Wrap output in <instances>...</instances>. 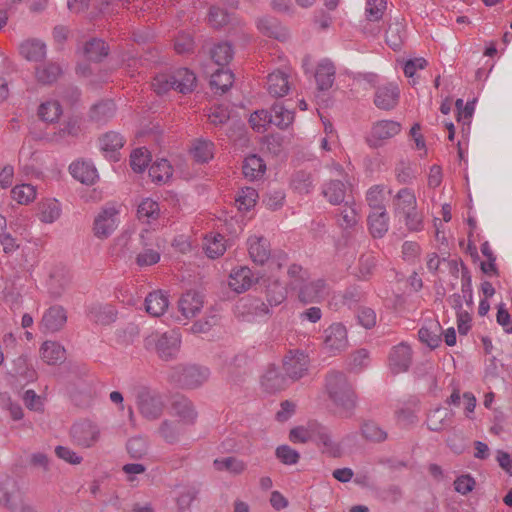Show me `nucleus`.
Masks as SVG:
<instances>
[{"label": "nucleus", "instance_id": "f257e3e1", "mask_svg": "<svg viewBox=\"0 0 512 512\" xmlns=\"http://www.w3.org/2000/svg\"><path fill=\"white\" fill-rule=\"evenodd\" d=\"M325 387L335 406V413L342 418H351L357 405V396L346 375L339 371L329 372Z\"/></svg>", "mask_w": 512, "mask_h": 512}, {"label": "nucleus", "instance_id": "f03ea898", "mask_svg": "<svg viewBox=\"0 0 512 512\" xmlns=\"http://www.w3.org/2000/svg\"><path fill=\"white\" fill-rule=\"evenodd\" d=\"M181 344L180 334L171 330L169 332H152L144 339V346L147 350H154L160 359L172 360L179 352Z\"/></svg>", "mask_w": 512, "mask_h": 512}, {"label": "nucleus", "instance_id": "7ed1b4c3", "mask_svg": "<svg viewBox=\"0 0 512 512\" xmlns=\"http://www.w3.org/2000/svg\"><path fill=\"white\" fill-rule=\"evenodd\" d=\"M209 376L208 368L196 365H177L172 367L168 374L170 381L188 389L201 386L208 380Z\"/></svg>", "mask_w": 512, "mask_h": 512}, {"label": "nucleus", "instance_id": "20e7f679", "mask_svg": "<svg viewBox=\"0 0 512 512\" xmlns=\"http://www.w3.org/2000/svg\"><path fill=\"white\" fill-rule=\"evenodd\" d=\"M267 303L255 298H242L237 309L242 315L264 316L269 313V307L277 306L286 299V290H266Z\"/></svg>", "mask_w": 512, "mask_h": 512}, {"label": "nucleus", "instance_id": "39448f33", "mask_svg": "<svg viewBox=\"0 0 512 512\" xmlns=\"http://www.w3.org/2000/svg\"><path fill=\"white\" fill-rule=\"evenodd\" d=\"M136 404L139 413L150 421L160 418L164 410V403L161 396L147 387H139L137 389Z\"/></svg>", "mask_w": 512, "mask_h": 512}, {"label": "nucleus", "instance_id": "423d86ee", "mask_svg": "<svg viewBox=\"0 0 512 512\" xmlns=\"http://www.w3.org/2000/svg\"><path fill=\"white\" fill-rule=\"evenodd\" d=\"M401 131V124L393 120H381L376 122L367 137L366 142L371 148H378L384 141L394 137Z\"/></svg>", "mask_w": 512, "mask_h": 512}, {"label": "nucleus", "instance_id": "0eeeda50", "mask_svg": "<svg viewBox=\"0 0 512 512\" xmlns=\"http://www.w3.org/2000/svg\"><path fill=\"white\" fill-rule=\"evenodd\" d=\"M71 435L77 445L89 448L99 440L100 429L95 423L81 421L73 425Z\"/></svg>", "mask_w": 512, "mask_h": 512}, {"label": "nucleus", "instance_id": "6e6552de", "mask_svg": "<svg viewBox=\"0 0 512 512\" xmlns=\"http://www.w3.org/2000/svg\"><path fill=\"white\" fill-rule=\"evenodd\" d=\"M324 348L331 354H337L348 346L347 330L341 323H333L324 331Z\"/></svg>", "mask_w": 512, "mask_h": 512}, {"label": "nucleus", "instance_id": "1a4fd4ad", "mask_svg": "<svg viewBox=\"0 0 512 512\" xmlns=\"http://www.w3.org/2000/svg\"><path fill=\"white\" fill-rule=\"evenodd\" d=\"M311 441L322 446V452L332 457L341 455V448L338 443L333 441L330 430L319 424L311 423Z\"/></svg>", "mask_w": 512, "mask_h": 512}, {"label": "nucleus", "instance_id": "9d476101", "mask_svg": "<svg viewBox=\"0 0 512 512\" xmlns=\"http://www.w3.org/2000/svg\"><path fill=\"white\" fill-rule=\"evenodd\" d=\"M117 215L113 207L103 209L94 220V235L99 239L108 238L117 228Z\"/></svg>", "mask_w": 512, "mask_h": 512}, {"label": "nucleus", "instance_id": "9b49d317", "mask_svg": "<svg viewBox=\"0 0 512 512\" xmlns=\"http://www.w3.org/2000/svg\"><path fill=\"white\" fill-rule=\"evenodd\" d=\"M284 370L293 380L302 378L308 371L309 358L304 352L290 351L284 358Z\"/></svg>", "mask_w": 512, "mask_h": 512}, {"label": "nucleus", "instance_id": "f8f14e48", "mask_svg": "<svg viewBox=\"0 0 512 512\" xmlns=\"http://www.w3.org/2000/svg\"><path fill=\"white\" fill-rule=\"evenodd\" d=\"M412 351L410 346L400 343L394 346L388 357L389 369L393 374L406 372L411 364Z\"/></svg>", "mask_w": 512, "mask_h": 512}, {"label": "nucleus", "instance_id": "ddd939ff", "mask_svg": "<svg viewBox=\"0 0 512 512\" xmlns=\"http://www.w3.org/2000/svg\"><path fill=\"white\" fill-rule=\"evenodd\" d=\"M0 504L14 512L24 507L22 494L12 479L7 478L0 485Z\"/></svg>", "mask_w": 512, "mask_h": 512}, {"label": "nucleus", "instance_id": "4468645a", "mask_svg": "<svg viewBox=\"0 0 512 512\" xmlns=\"http://www.w3.org/2000/svg\"><path fill=\"white\" fill-rule=\"evenodd\" d=\"M67 322V314L63 307L52 306L43 314L40 329L44 333H55L60 331Z\"/></svg>", "mask_w": 512, "mask_h": 512}, {"label": "nucleus", "instance_id": "2eb2a0df", "mask_svg": "<svg viewBox=\"0 0 512 512\" xmlns=\"http://www.w3.org/2000/svg\"><path fill=\"white\" fill-rule=\"evenodd\" d=\"M251 260L258 265L265 264L271 257L269 241L263 236L253 235L247 240Z\"/></svg>", "mask_w": 512, "mask_h": 512}, {"label": "nucleus", "instance_id": "dca6fc26", "mask_svg": "<svg viewBox=\"0 0 512 512\" xmlns=\"http://www.w3.org/2000/svg\"><path fill=\"white\" fill-rule=\"evenodd\" d=\"M204 296L200 290H186L179 299V310L185 318L194 317L203 307Z\"/></svg>", "mask_w": 512, "mask_h": 512}, {"label": "nucleus", "instance_id": "f3484780", "mask_svg": "<svg viewBox=\"0 0 512 512\" xmlns=\"http://www.w3.org/2000/svg\"><path fill=\"white\" fill-rule=\"evenodd\" d=\"M399 93L398 86L393 83L378 87L375 92L374 103L379 109L391 110L398 103Z\"/></svg>", "mask_w": 512, "mask_h": 512}, {"label": "nucleus", "instance_id": "a211bd4d", "mask_svg": "<svg viewBox=\"0 0 512 512\" xmlns=\"http://www.w3.org/2000/svg\"><path fill=\"white\" fill-rule=\"evenodd\" d=\"M40 357L48 365L61 364L66 359L64 346L56 341H45L40 347Z\"/></svg>", "mask_w": 512, "mask_h": 512}, {"label": "nucleus", "instance_id": "6ab92c4d", "mask_svg": "<svg viewBox=\"0 0 512 512\" xmlns=\"http://www.w3.org/2000/svg\"><path fill=\"white\" fill-rule=\"evenodd\" d=\"M169 306V299L162 290H153L145 298V309L153 317H159L165 313Z\"/></svg>", "mask_w": 512, "mask_h": 512}, {"label": "nucleus", "instance_id": "aec40b11", "mask_svg": "<svg viewBox=\"0 0 512 512\" xmlns=\"http://www.w3.org/2000/svg\"><path fill=\"white\" fill-rule=\"evenodd\" d=\"M230 288H251L258 283L259 277L247 266H240L231 271Z\"/></svg>", "mask_w": 512, "mask_h": 512}, {"label": "nucleus", "instance_id": "412c9836", "mask_svg": "<svg viewBox=\"0 0 512 512\" xmlns=\"http://www.w3.org/2000/svg\"><path fill=\"white\" fill-rule=\"evenodd\" d=\"M417 207L415 193L409 188L400 189L393 198L394 216L398 217Z\"/></svg>", "mask_w": 512, "mask_h": 512}, {"label": "nucleus", "instance_id": "4be33fe9", "mask_svg": "<svg viewBox=\"0 0 512 512\" xmlns=\"http://www.w3.org/2000/svg\"><path fill=\"white\" fill-rule=\"evenodd\" d=\"M267 90L274 97L285 96L290 90L288 74L280 70L270 73L267 77Z\"/></svg>", "mask_w": 512, "mask_h": 512}, {"label": "nucleus", "instance_id": "5701e85b", "mask_svg": "<svg viewBox=\"0 0 512 512\" xmlns=\"http://www.w3.org/2000/svg\"><path fill=\"white\" fill-rule=\"evenodd\" d=\"M442 328L437 320H427L418 331L421 342L430 348H437L441 343Z\"/></svg>", "mask_w": 512, "mask_h": 512}, {"label": "nucleus", "instance_id": "b1692460", "mask_svg": "<svg viewBox=\"0 0 512 512\" xmlns=\"http://www.w3.org/2000/svg\"><path fill=\"white\" fill-rule=\"evenodd\" d=\"M175 91L188 94L194 91L197 85V78L193 71L188 68H179L173 71Z\"/></svg>", "mask_w": 512, "mask_h": 512}, {"label": "nucleus", "instance_id": "393cba45", "mask_svg": "<svg viewBox=\"0 0 512 512\" xmlns=\"http://www.w3.org/2000/svg\"><path fill=\"white\" fill-rule=\"evenodd\" d=\"M173 414L184 424H193L196 420L197 413L192 402L185 397H178L172 403Z\"/></svg>", "mask_w": 512, "mask_h": 512}, {"label": "nucleus", "instance_id": "a878e982", "mask_svg": "<svg viewBox=\"0 0 512 512\" xmlns=\"http://www.w3.org/2000/svg\"><path fill=\"white\" fill-rule=\"evenodd\" d=\"M368 226L374 238H382L389 229V217L386 210L372 211L368 215Z\"/></svg>", "mask_w": 512, "mask_h": 512}, {"label": "nucleus", "instance_id": "bb28decb", "mask_svg": "<svg viewBox=\"0 0 512 512\" xmlns=\"http://www.w3.org/2000/svg\"><path fill=\"white\" fill-rule=\"evenodd\" d=\"M69 170L76 180L86 185H92L98 178L96 168L86 162H74L69 166Z\"/></svg>", "mask_w": 512, "mask_h": 512}, {"label": "nucleus", "instance_id": "cd10ccee", "mask_svg": "<svg viewBox=\"0 0 512 512\" xmlns=\"http://www.w3.org/2000/svg\"><path fill=\"white\" fill-rule=\"evenodd\" d=\"M83 53L89 61L100 62L108 56L109 46L101 39L92 38L85 43Z\"/></svg>", "mask_w": 512, "mask_h": 512}, {"label": "nucleus", "instance_id": "c85d7f7f", "mask_svg": "<svg viewBox=\"0 0 512 512\" xmlns=\"http://www.w3.org/2000/svg\"><path fill=\"white\" fill-rule=\"evenodd\" d=\"M315 79L319 90L325 91L330 89L335 79L334 65L329 61L319 64L315 72Z\"/></svg>", "mask_w": 512, "mask_h": 512}, {"label": "nucleus", "instance_id": "c756f323", "mask_svg": "<svg viewBox=\"0 0 512 512\" xmlns=\"http://www.w3.org/2000/svg\"><path fill=\"white\" fill-rule=\"evenodd\" d=\"M453 412L446 408H436L427 418V425L431 431H440L451 424Z\"/></svg>", "mask_w": 512, "mask_h": 512}, {"label": "nucleus", "instance_id": "7c9ffc66", "mask_svg": "<svg viewBox=\"0 0 512 512\" xmlns=\"http://www.w3.org/2000/svg\"><path fill=\"white\" fill-rule=\"evenodd\" d=\"M405 38V25L402 21L396 19L391 22L386 30V43L397 51L401 48Z\"/></svg>", "mask_w": 512, "mask_h": 512}, {"label": "nucleus", "instance_id": "2f4dec72", "mask_svg": "<svg viewBox=\"0 0 512 512\" xmlns=\"http://www.w3.org/2000/svg\"><path fill=\"white\" fill-rule=\"evenodd\" d=\"M20 54L29 61H41L46 55V46L38 40H28L20 45Z\"/></svg>", "mask_w": 512, "mask_h": 512}, {"label": "nucleus", "instance_id": "473e14b6", "mask_svg": "<svg viewBox=\"0 0 512 512\" xmlns=\"http://www.w3.org/2000/svg\"><path fill=\"white\" fill-rule=\"evenodd\" d=\"M115 110V104L112 100H104L91 107L89 116L91 120L97 123H104L114 116Z\"/></svg>", "mask_w": 512, "mask_h": 512}, {"label": "nucleus", "instance_id": "72a5a7b5", "mask_svg": "<svg viewBox=\"0 0 512 512\" xmlns=\"http://www.w3.org/2000/svg\"><path fill=\"white\" fill-rule=\"evenodd\" d=\"M173 174V168L166 159L155 161L149 168V176L157 184L166 183Z\"/></svg>", "mask_w": 512, "mask_h": 512}, {"label": "nucleus", "instance_id": "f704fd0d", "mask_svg": "<svg viewBox=\"0 0 512 512\" xmlns=\"http://www.w3.org/2000/svg\"><path fill=\"white\" fill-rule=\"evenodd\" d=\"M160 216V207L158 202L146 198L141 201L137 209V217L144 223H151L157 220Z\"/></svg>", "mask_w": 512, "mask_h": 512}, {"label": "nucleus", "instance_id": "c9c22d12", "mask_svg": "<svg viewBox=\"0 0 512 512\" xmlns=\"http://www.w3.org/2000/svg\"><path fill=\"white\" fill-rule=\"evenodd\" d=\"M233 81V73L230 70L220 68L212 74L210 85L215 89L216 93L223 94L232 87Z\"/></svg>", "mask_w": 512, "mask_h": 512}, {"label": "nucleus", "instance_id": "e433bc0d", "mask_svg": "<svg viewBox=\"0 0 512 512\" xmlns=\"http://www.w3.org/2000/svg\"><path fill=\"white\" fill-rule=\"evenodd\" d=\"M242 169L246 178L255 180L264 174L266 165L262 158L253 154L245 158Z\"/></svg>", "mask_w": 512, "mask_h": 512}, {"label": "nucleus", "instance_id": "4c0bfd02", "mask_svg": "<svg viewBox=\"0 0 512 512\" xmlns=\"http://www.w3.org/2000/svg\"><path fill=\"white\" fill-rule=\"evenodd\" d=\"M62 74V68L57 63H47L39 66L35 70V77L37 81L44 85H49L55 82Z\"/></svg>", "mask_w": 512, "mask_h": 512}, {"label": "nucleus", "instance_id": "58836bf2", "mask_svg": "<svg viewBox=\"0 0 512 512\" xmlns=\"http://www.w3.org/2000/svg\"><path fill=\"white\" fill-rule=\"evenodd\" d=\"M322 193L331 204L339 205L345 199L346 187L340 180H331L325 185Z\"/></svg>", "mask_w": 512, "mask_h": 512}, {"label": "nucleus", "instance_id": "ea45409f", "mask_svg": "<svg viewBox=\"0 0 512 512\" xmlns=\"http://www.w3.org/2000/svg\"><path fill=\"white\" fill-rule=\"evenodd\" d=\"M271 124L280 129L287 128L294 120V113L279 103H275L270 110Z\"/></svg>", "mask_w": 512, "mask_h": 512}, {"label": "nucleus", "instance_id": "a19ab883", "mask_svg": "<svg viewBox=\"0 0 512 512\" xmlns=\"http://www.w3.org/2000/svg\"><path fill=\"white\" fill-rule=\"evenodd\" d=\"M101 149L104 152L112 153L111 157L116 161L118 158L115 157V152H117L124 145L123 136L115 131H110L105 133L100 138Z\"/></svg>", "mask_w": 512, "mask_h": 512}, {"label": "nucleus", "instance_id": "79ce46f5", "mask_svg": "<svg viewBox=\"0 0 512 512\" xmlns=\"http://www.w3.org/2000/svg\"><path fill=\"white\" fill-rule=\"evenodd\" d=\"M90 318L103 325L110 324L116 320V312L111 306L92 305L89 308Z\"/></svg>", "mask_w": 512, "mask_h": 512}, {"label": "nucleus", "instance_id": "37998d69", "mask_svg": "<svg viewBox=\"0 0 512 512\" xmlns=\"http://www.w3.org/2000/svg\"><path fill=\"white\" fill-rule=\"evenodd\" d=\"M258 29L266 36L284 41L286 39V32L281 28L275 19L262 18L258 21Z\"/></svg>", "mask_w": 512, "mask_h": 512}, {"label": "nucleus", "instance_id": "c03bdc74", "mask_svg": "<svg viewBox=\"0 0 512 512\" xmlns=\"http://www.w3.org/2000/svg\"><path fill=\"white\" fill-rule=\"evenodd\" d=\"M261 384L267 392L275 393L285 387V378L273 368L263 375Z\"/></svg>", "mask_w": 512, "mask_h": 512}, {"label": "nucleus", "instance_id": "a18cd8bd", "mask_svg": "<svg viewBox=\"0 0 512 512\" xmlns=\"http://www.w3.org/2000/svg\"><path fill=\"white\" fill-rule=\"evenodd\" d=\"M451 307L457 312L465 311L468 308L474 307L472 290H461L454 293L448 299Z\"/></svg>", "mask_w": 512, "mask_h": 512}, {"label": "nucleus", "instance_id": "49530a36", "mask_svg": "<svg viewBox=\"0 0 512 512\" xmlns=\"http://www.w3.org/2000/svg\"><path fill=\"white\" fill-rule=\"evenodd\" d=\"M214 467L218 471H228L232 474H241L246 469V464L235 457H225L214 460Z\"/></svg>", "mask_w": 512, "mask_h": 512}, {"label": "nucleus", "instance_id": "de8ad7c7", "mask_svg": "<svg viewBox=\"0 0 512 512\" xmlns=\"http://www.w3.org/2000/svg\"><path fill=\"white\" fill-rule=\"evenodd\" d=\"M210 55L212 60L219 66H226L233 58V50L230 44L224 42L215 45Z\"/></svg>", "mask_w": 512, "mask_h": 512}, {"label": "nucleus", "instance_id": "09e8293b", "mask_svg": "<svg viewBox=\"0 0 512 512\" xmlns=\"http://www.w3.org/2000/svg\"><path fill=\"white\" fill-rule=\"evenodd\" d=\"M384 200V186L374 185L368 189L366 193V201L372 211L386 210Z\"/></svg>", "mask_w": 512, "mask_h": 512}, {"label": "nucleus", "instance_id": "8fccbe9b", "mask_svg": "<svg viewBox=\"0 0 512 512\" xmlns=\"http://www.w3.org/2000/svg\"><path fill=\"white\" fill-rule=\"evenodd\" d=\"M61 114L62 108L58 101L42 103L38 108V115L45 122L53 123L59 119Z\"/></svg>", "mask_w": 512, "mask_h": 512}, {"label": "nucleus", "instance_id": "3c124183", "mask_svg": "<svg viewBox=\"0 0 512 512\" xmlns=\"http://www.w3.org/2000/svg\"><path fill=\"white\" fill-rule=\"evenodd\" d=\"M149 162L150 153L144 147L135 149L130 155V166L136 173L143 172Z\"/></svg>", "mask_w": 512, "mask_h": 512}, {"label": "nucleus", "instance_id": "603ef678", "mask_svg": "<svg viewBox=\"0 0 512 512\" xmlns=\"http://www.w3.org/2000/svg\"><path fill=\"white\" fill-rule=\"evenodd\" d=\"M399 217L403 218L405 226L410 232H420L424 228L423 215L418 211L417 207L400 215Z\"/></svg>", "mask_w": 512, "mask_h": 512}, {"label": "nucleus", "instance_id": "864d4df0", "mask_svg": "<svg viewBox=\"0 0 512 512\" xmlns=\"http://www.w3.org/2000/svg\"><path fill=\"white\" fill-rule=\"evenodd\" d=\"M292 186L301 194H307L313 189V179L310 173L298 171L293 175Z\"/></svg>", "mask_w": 512, "mask_h": 512}, {"label": "nucleus", "instance_id": "5fc2aeb1", "mask_svg": "<svg viewBox=\"0 0 512 512\" xmlns=\"http://www.w3.org/2000/svg\"><path fill=\"white\" fill-rule=\"evenodd\" d=\"M11 195L14 200L20 204H27L34 200L36 196L35 188L30 184L17 185L11 190Z\"/></svg>", "mask_w": 512, "mask_h": 512}, {"label": "nucleus", "instance_id": "6e6d98bb", "mask_svg": "<svg viewBox=\"0 0 512 512\" xmlns=\"http://www.w3.org/2000/svg\"><path fill=\"white\" fill-rule=\"evenodd\" d=\"M213 143L206 140H198L193 147V156L198 162H208L213 157Z\"/></svg>", "mask_w": 512, "mask_h": 512}, {"label": "nucleus", "instance_id": "4d7b16f0", "mask_svg": "<svg viewBox=\"0 0 512 512\" xmlns=\"http://www.w3.org/2000/svg\"><path fill=\"white\" fill-rule=\"evenodd\" d=\"M126 447L132 458L140 459L147 453L148 443L145 438L136 436L128 440Z\"/></svg>", "mask_w": 512, "mask_h": 512}, {"label": "nucleus", "instance_id": "13d9d810", "mask_svg": "<svg viewBox=\"0 0 512 512\" xmlns=\"http://www.w3.org/2000/svg\"><path fill=\"white\" fill-rule=\"evenodd\" d=\"M257 198L258 193L254 188L246 187L245 189H242L236 198L238 209L248 211L255 205Z\"/></svg>", "mask_w": 512, "mask_h": 512}, {"label": "nucleus", "instance_id": "bf43d9fd", "mask_svg": "<svg viewBox=\"0 0 512 512\" xmlns=\"http://www.w3.org/2000/svg\"><path fill=\"white\" fill-rule=\"evenodd\" d=\"M288 276L290 278L289 285L291 288H302L306 285V281L309 278L308 272L297 264H293L289 267Z\"/></svg>", "mask_w": 512, "mask_h": 512}, {"label": "nucleus", "instance_id": "052dcab7", "mask_svg": "<svg viewBox=\"0 0 512 512\" xmlns=\"http://www.w3.org/2000/svg\"><path fill=\"white\" fill-rule=\"evenodd\" d=\"M229 22V14L226 10L211 6L208 13V23L215 29H220Z\"/></svg>", "mask_w": 512, "mask_h": 512}, {"label": "nucleus", "instance_id": "680f3d73", "mask_svg": "<svg viewBox=\"0 0 512 512\" xmlns=\"http://www.w3.org/2000/svg\"><path fill=\"white\" fill-rule=\"evenodd\" d=\"M271 113L267 110H257L250 115L249 123L257 132H263L271 124Z\"/></svg>", "mask_w": 512, "mask_h": 512}, {"label": "nucleus", "instance_id": "e2e57ef3", "mask_svg": "<svg viewBox=\"0 0 512 512\" xmlns=\"http://www.w3.org/2000/svg\"><path fill=\"white\" fill-rule=\"evenodd\" d=\"M363 437L371 441H384L387 433L374 422H366L361 427Z\"/></svg>", "mask_w": 512, "mask_h": 512}, {"label": "nucleus", "instance_id": "0e129e2a", "mask_svg": "<svg viewBox=\"0 0 512 512\" xmlns=\"http://www.w3.org/2000/svg\"><path fill=\"white\" fill-rule=\"evenodd\" d=\"M143 251L136 256V264L139 267H147L157 264L160 261L161 254L158 250L149 247H143Z\"/></svg>", "mask_w": 512, "mask_h": 512}, {"label": "nucleus", "instance_id": "69168bd1", "mask_svg": "<svg viewBox=\"0 0 512 512\" xmlns=\"http://www.w3.org/2000/svg\"><path fill=\"white\" fill-rule=\"evenodd\" d=\"M152 86L154 91L159 95L164 94L171 89L175 90L173 72L169 74L163 73L155 76L152 82Z\"/></svg>", "mask_w": 512, "mask_h": 512}, {"label": "nucleus", "instance_id": "338daca9", "mask_svg": "<svg viewBox=\"0 0 512 512\" xmlns=\"http://www.w3.org/2000/svg\"><path fill=\"white\" fill-rule=\"evenodd\" d=\"M158 432L160 436L170 444L177 442L180 435L178 425L168 420L161 423Z\"/></svg>", "mask_w": 512, "mask_h": 512}, {"label": "nucleus", "instance_id": "774afa93", "mask_svg": "<svg viewBox=\"0 0 512 512\" xmlns=\"http://www.w3.org/2000/svg\"><path fill=\"white\" fill-rule=\"evenodd\" d=\"M357 222L358 217L355 209L345 205L337 217L338 225L342 229H350L354 227L357 224Z\"/></svg>", "mask_w": 512, "mask_h": 512}]
</instances>
